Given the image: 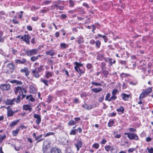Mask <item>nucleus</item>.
I'll use <instances>...</instances> for the list:
<instances>
[{"mask_svg": "<svg viewBox=\"0 0 153 153\" xmlns=\"http://www.w3.org/2000/svg\"><path fill=\"white\" fill-rule=\"evenodd\" d=\"M87 67L88 69H91L92 68V65L91 64H88L87 65Z\"/></svg>", "mask_w": 153, "mask_h": 153, "instance_id": "obj_63", "label": "nucleus"}, {"mask_svg": "<svg viewBox=\"0 0 153 153\" xmlns=\"http://www.w3.org/2000/svg\"><path fill=\"white\" fill-rule=\"evenodd\" d=\"M25 53L28 56H30L37 54L39 52V50L37 49H33L30 50H24Z\"/></svg>", "mask_w": 153, "mask_h": 153, "instance_id": "obj_3", "label": "nucleus"}, {"mask_svg": "<svg viewBox=\"0 0 153 153\" xmlns=\"http://www.w3.org/2000/svg\"><path fill=\"white\" fill-rule=\"evenodd\" d=\"M60 46L61 47V48L63 49L68 48V45H66L65 43H62L60 44Z\"/></svg>", "mask_w": 153, "mask_h": 153, "instance_id": "obj_28", "label": "nucleus"}, {"mask_svg": "<svg viewBox=\"0 0 153 153\" xmlns=\"http://www.w3.org/2000/svg\"><path fill=\"white\" fill-rule=\"evenodd\" d=\"M77 11L80 14H84L85 13L84 11V9L82 8H78L77 10Z\"/></svg>", "mask_w": 153, "mask_h": 153, "instance_id": "obj_29", "label": "nucleus"}, {"mask_svg": "<svg viewBox=\"0 0 153 153\" xmlns=\"http://www.w3.org/2000/svg\"><path fill=\"white\" fill-rule=\"evenodd\" d=\"M104 58V55L103 54H99L97 57V59L100 60H103Z\"/></svg>", "mask_w": 153, "mask_h": 153, "instance_id": "obj_17", "label": "nucleus"}, {"mask_svg": "<svg viewBox=\"0 0 153 153\" xmlns=\"http://www.w3.org/2000/svg\"><path fill=\"white\" fill-rule=\"evenodd\" d=\"M51 153H61V150L56 147H54L51 149Z\"/></svg>", "mask_w": 153, "mask_h": 153, "instance_id": "obj_11", "label": "nucleus"}, {"mask_svg": "<svg viewBox=\"0 0 153 153\" xmlns=\"http://www.w3.org/2000/svg\"><path fill=\"white\" fill-rule=\"evenodd\" d=\"M15 112L13 111L10 110H7V116L8 117H11L14 114Z\"/></svg>", "mask_w": 153, "mask_h": 153, "instance_id": "obj_25", "label": "nucleus"}, {"mask_svg": "<svg viewBox=\"0 0 153 153\" xmlns=\"http://www.w3.org/2000/svg\"><path fill=\"white\" fill-rule=\"evenodd\" d=\"M117 111L118 112H121V113H123L124 111L123 107L122 106H120L119 108L117 109Z\"/></svg>", "mask_w": 153, "mask_h": 153, "instance_id": "obj_31", "label": "nucleus"}, {"mask_svg": "<svg viewBox=\"0 0 153 153\" xmlns=\"http://www.w3.org/2000/svg\"><path fill=\"white\" fill-rule=\"evenodd\" d=\"M52 76V74L49 71L47 72L45 75V76L48 79L49 77H51Z\"/></svg>", "mask_w": 153, "mask_h": 153, "instance_id": "obj_36", "label": "nucleus"}, {"mask_svg": "<svg viewBox=\"0 0 153 153\" xmlns=\"http://www.w3.org/2000/svg\"><path fill=\"white\" fill-rule=\"evenodd\" d=\"M102 70V74H103L106 77L108 74V71L104 69L103 70Z\"/></svg>", "mask_w": 153, "mask_h": 153, "instance_id": "obj_27", "label": "nucleus"}, {"mask_svg": "<svg viewBox=\"0 0 153 153\" xmlns=\"http://www.w3.org/2000/svg\"><path fill=\"white\" fill-rule=\"evenodd\" d=\"M125 135H127L128 137L131 140H138V137L135 133H125Z\"/></svg>", "mask_w": 153, "mask_h": 153, "instance_id": "obj_5", "label": "nucleus"}, {"mask_svg": "<svg viewBox=\"0 0 153 153\" xmlns=\"http://www.w3.org/2000/svg\"><path fill=\"white\" fill-rule=\"evenodd\" d=\"M33 117L36 119L35 121L36 123L38 125H39L41 121V116L38 114H33Z\"/></svg>", "mask_w": 153, "mask_h": 153, "instance_id": "obj_8", "label": "nucleus"}, {"mask_svg": "<svg viewBox=\"0 0 153 153\" xmlns=\"http://www.w3.org/2000/svg\"><path fill=\"white\" fill-rule=\"evenodd\" d=\"M46 53L47 55L53 56L55 54V53L53 51H46Z\"/></svg>", "mask_w": 153, "mask_h": 153, "instance_id": "obj_30", "label": "nucleus"}, {"mask_svg": "<svg viewBox=\"0 0 153 153\" xmlns=\"http://www.w3.org/2000/svg\"><path fill=\"white\" fill-rule=\"evenodd\" d=\"M82 143L81 140H78L77 143L75 144V146L76 147L77 151H79L80 148H82Z\"/></svg>", "mask_w": 153, "mask_h": 153, "instance_id": "obj_9", "label": "nucleus"}, {"mask_svg": "<svg viewBox=\"0 0 153 153\" xmlns=\"http://www.w3.org/2000/svg\"><path fill=\"white\" fill-rule=\"evenodd\" d=\"M70 5L71 7H73L74 5V3L72 0H70L69 1Z\"/></svg>", "mask_w": 153, "mask_h": 153, "instance_id": "obj_54", "label": "nucleus"}, {"mask_svg": "<svg viewBox=\"0 0 153 153\" xmlns=\"http://www.w3.org/2000/svg\"><path fill=\"white\" fill-rule=\"evenodd\" d=\"M6 136L4 135L3 136H1L0 137V143H2L3 141L6 138Z\"/></svg>", "mask_w": 153, "mask_h": 153, "instance_id": "obj_43", "label": "nucleus"}, {"mask_svg": "<svg viewBox=\"0 0 153 153\" xmlns=\"http://www.w3.org/2000/svg\"><path fill=\"white\" fill-rule=\"evenodd\" d=\"M20 71L22 73H25V76H26L29 75L30 73V71H29L28 68L27 67L25 68L24 69H21L20 70Z\"/></svg>", "mask_w": 153, "mask_h": 153, "instance_id": "obj_10", "label": "nucleus"}, {"mask_svg": "<svg viewBox=\"0 0 153 153\" xmlns=\"http://www.w3.org/2000/svg\"><path fill=\"white\" fill-rule=\"evenodd\" d=\"M102 89L101 88H93L92 91L95 93H97L102 91Z\"/></svg>", "mask_w": 153, "mask_h": 153, "instance_id": "obj_23", "label": "nucleus"}, {"mask_svg": "<svg viewBox=\"0 0 153 153\" xmlns=\"http://www.w3.org/2000/svg\"><path fill=\"white\" fill-rule=\"evenodd\" d=\"M51 143L48 141L46 140L44 142L42 148L44 153H51Z\"/></svg>", "mask_w": 153, "mask_h": 153, "instance_id": "obj_1", "label": "nucleus"}, {"mask_svg": "<svg viewBox=\"0 0 153 153\" xmlns=\"http://www.w3.org/2000/svg\"><path fill=\"white\" fill-rule=\"evenodd\" d=\"M77 40H76L79 44L83 43L84 42V39L83 37L82 36H79Z\"/></svg>", "mask_w": 153, "mask_h": 153, "instance_id": "obj_12", "label": "nucleus"}, {"mask_svg": "<svg viewBox=\"0 0 153 153\" xmlns=\"http://www.w3.org/2000/svg\"><path fill=\"white\" fill-rule=\"evenodd\" d=\"M93 106L91 105H88L85 104L82 105V107L85 108L88 110H90L91 109L93 108Z\"/></svg>", "mask_w": 153, "mask_h": 153, "instance_id": "obj_18", "label": "nucleus"}, {"mask_svg": "<svg viewBox=\"0 0 153 153\" xmlns=\"http://www.w3.org/2000/svg\"><path fill=\"white\" fill-rule=\"evenodd\" d=\"M21 39L22 41L25 42L26 43L28 44H30L29 39H30V37L29 35H25L22 36L21 37Z\"/></svg>", "mask_w": 153, "mask_h": 153, "instance_id": "obj_6", "label": "nucleus"}, {"mask_svg": "<svg viewBox=\"0 0 153 153\" xmlns=\"http://www.w3.org/2000/svg\"><path fill=\"white\" fill-rule=\"evenodd\" d=\"M112 59L108 58V62L110 64V65L111 66L112 65V64H114L116 62V61L115 60H114L113 61H112Z\"/></svg>", "mask_w": 153, "mask_h": 153, "instance_id": "obj_37", "label": "nucleus"}, {"mask_svg": "<svg viewBox=\"0 0 153 153\" xmlns=\"http://www.w3.org/2000/svg\"><path fill=\"white\" fill-rule=\"evenodd\" d=\"M135 150V149L134 148H130L128 149V153H130L133 152Z\"/></svg>", "mask_w": 153, "mask_h": 153, "instance_id": "obj_49", "label": "nucleus"}, {"mask_svg": "<svg viewBox=\"0 0 153 153\" xmlns=\"http://www.w3.org/2000/svg\"><path fill=\"white\" fill-rule=\"evenodd\" d=\"M10 88V85L9 84H2L0 85V89L2 91H7Z\"/></svg>", "mask_w": 153, "mask_h": 153, "instance_id": "obj_7", "label": "nucleus"}, {"mask_svg": "<svg viewBox=\"0 0 153 153\" xmlns=\"http://www.w3.org/2000/svg\"><path fill=\"white\" fill-rule=\"evenodd\" d=\"M78 130L76 129H72L71 131L69 133L70 135H76V132Z\"/></svg>", "mask_w": 153, "mask_h": 153, "instance_id": "obj_26", "label": "nucleus"}, {"mask_svg": "<svg viewBox=\"0 0 153 153\" xmlns=\"http://www.w3.org/2000/svg\"><path fill=\"white\" fill-rule=\"evenodd\" d=\"M19 122V120H18L13 121L10 124V126L11 127H13L15 126Z\"/></svg>", "mask_w": 153, "mask_h": 153, "instance_id": "obj_35", "label": "nucleus"}, {"mask_svg": "<svg viewBox=\"0 0 153 153\" xmlns=\"http://www.w3.org/2000/svg\"><path fill=\"white\" fill-rule=\"evenodd\" d=\"M91 84L93 85H95L96 86H101V84L100 83L95 82H91Z\"/></svg>", "mask_w": 153, "mask_h": 153, "instance_id": "obj_44", "label": "nucleus"}, {"mask_svg": "<svg viewBox=\"0 0 153 153\" xmlns=\"http://www.w3.org/2000/svg\"><path fill=\"white\" fill-rule=\"evenodd\" d=\"M96 47L97 48H99L100 47L101 45V42L99 41H97L95 43Z\"/></svg>", "mask_w": 153, "mask_h": 153, "instance_id": "obj_42", "label": "nucleus"}, {"mask_svg": "<svg viewBox=\"0 0 153 153\" xmlns=\"http://www.w3.org/2000/svg\"><path fill=\"white\" fill-rule=\"evenodd\" d=\"M114 123V121L111 120L108 123V126L109 127H111Z\"/></svg>", "mask_w": 153, "mask_h": 153, "instance_id": "obj_51", "label": "nucleus"}, {"mask_svg": "<svg viewBox=\"0 0 153 153\" xmlns=\"http://www.w3.org/2000/svg\"><path fill=\"white\" fill-rule=\"evenodd\" d=\"M110 96H111L110 93H108V94H106V97H105V100H108L109 99L108 98L110 97Z\"/></svg>", "mask_w": 153, "mask_h": 153, "instance_id": "obj_52", "label": "nucleus"}, {"mask_svg": "<svg viewBox=\"0 0 153 153\" xmlns=\"http://www.w3.org/2000/svg\"><path fill=\"white\" fill-rule=\"evenodd\" d=\"M49 11V10H48V8H47L45 10H41V12L42 13H45Z\"/></svg>", "mask_w": 153, "mask_h": 153, "instance_id": "obj_61", "label": "nucleus"}, {"mask_svg": "<svg viewBox=\"0 0 153 153\" xmlns=\"http://www.w3.org/2000/svg\"><path fill=\"white\" fill-rule=\"evenodd\" d=\"M66 153H74L70 149H67Z\"/></svg>", "mask_w": 153, "mask_h": 153, "instance_id": "obj_58", "label": "nucleus"}, {"mask_svg": "<svg viewBox=\"0 0 153 153\" xmlns=\"http://www.w3.org/2000/svg\"><path fill=\"white\" fill-rule=\"evenodd\" d=\"M32 73L33 74L34 76L36 78H38L39 76V75L38 74L39 72L37 71L36 68H35L32 70Z\"/></svg>", "mask_w": 153, "mask_h": 153, "instance_id": "obj_13", "label": "nucleus"}, {"mask_svg": "<svg viewBox=\"0 0 153 153\" xmlns=\"http://www.w3.org/2000/svg\"><path fill=\"white\" fill-rule=\"evenodd\" d=\"M103 38L104 39V42H108V39L107 38V37L106 36H105V35L103 36Z\"/></svg>", "mask_w": 153, "mask_h": 153, "instance_id": "obj_57", "label": "nucleus"}, {"mask_svg": "<svg viewBox=\"0 0 153 153\" xmlns=\"http://www.w3.org/2000/svg\"><path fill=\"white\" fill-rule=\"evenodd\" d=\"M104 96H103L102 97H100L98 100V101L100 102H102L104 100Z\"/></svg>", "mask_w": 153, "mask_h": 153, "instance_id": "obj_64", "label": "nucleus"}, {"mask_svg": "<svg viewBox=\"0 0 153 153\" xmlns=\"http://www.w3.org/2000/svg\"><path fill=\"white\" fill-rule=\"evenodd\" d=\"M76 71L78 72L80 76L82 74L84 73V71L81 70L79 68H77V69L75 70Z\"/></svg>", "mask_w": 153, "mask_h": 153, "instance_id": "obj_39", "label": "nucleus"}, {"mask_svg": "<svg viewBox=\"0 0 153 153\" xmlns=\"http://www.w3.org/2000/svg\"><path fill=\"white\" fill-rule=\"evenodd\" d=\"M117 92L118 90L117 89H114L112 92V95L115 96V95L117 93Z\"/></svg>", "mask_w": 153, "mask_h": 153, "instance_id": "obj_47", "label": "nucleus"}, {"mask_svg": "<svg viewBox=\"0 0 153 153\" xmlns=\"http://www.w3.org/2000/svg\"><path fill=\"white\" fill-rule=\"evenodd\" d=\"M42 134H40L39 136H37L35 138V140H39V139H41V138L42 137Z\"/></svg>", "mask_w": 153, "mask_h": 153, "instance_id": "obj_60", "label": "nucleus"}, {"mask_svg": "<svg viewBox=\"0 0 153 153\" xmlns=\"http://www.w3.org/2000/svg\"><path fill=\"white\" fill-rule=\"evenodd\" d=\"M74 64L75 66L74 68L75 70L77 69V68H79L80 67H82L83 66V65L81 63H79L77 62H74Z\"/></svg>", "mask_w": 153, "mask_h": 153, "instance_id": "obj_21", "label": "nucleus"}, {"mask_svg": "<svg viewBox=\"0 0 153 153\" xmlns=\"http://www.w3.org/2000/svg\"><path fill=\"white\" fill-rule=\"evenodd\" d=\"M15 68V65L13 63H10L8 64L6 68V73L8 74L12 73Z\"/></svg>", "mask_w": 153, "mask_h": 153, "instance_id": "obj_4", "label": "nucleus"}, {"mask_svg": "<svg viewBox=\"0 0 153 153\" xmlns=\"http://www.w3.org/2000/svg\"><path fill=\"white\" fill-rule=\"evenodd\" d=\"M106 65V63L104 62H102L101 63V69L103 70L104 68H105V69H106V68H105V66Z\"/></svg>", "mask_w": 153, "mask_h": 153, "instance_id": "obj_45", "label": "nucleus"}, {"mask_svg": "<svg viewBox=\"0 0 153 153\" xmlns=\"http://www.w3.org/2000/svg\"><path fill=\"white\" fill-rule=\"evenodd\" d=\"M99 144L97 143H95L93 145V147L96 149H97L99 148Z\"/></svg>", "mask_w": 153, "mask_h": 153, "instance_id": "obj_56", "label": "nucleus"}, {"mask_svg": "<svg viewBox=\"0 0 153 153\" xmlns=\"http://www.w3.org/2000/svg\"><path fill=\"white\" fill-rule=\"evenodd\" d=\"M53 97L51 95H49L48 98L47 99V102H48L50 103L53 100Z\"/></svg>", "mask_w": 153, "mask_h": 153, "instance_id": "obj_34", "label": "nucleus"}, {"mask_svg": "<svg viewBox=\"0 0 153 153\" xmlns=\"http://www.w3.org/2000/svg\"><path fill=\"white\" fill-rule=\"evenodd\" d=\"M30 92L31 94H33L35 93L36 91L35 90V88L32 85H30L29 86Z\"/></svg>", "mask_w": 153, "mask_h": 153, "instance_id": "obj_19", "label": "nucleus"}, {"mask_svg": "<svg viewBox=\"0 0 153 153\" xmlns=\"http://www.w3.org/2000/svg\"><path fill=\"white\" fill-rule=\"evenodd\" d=\"M20 98H21V95H19L17 97V98H14L16 100H15V102H16V103H18L20 101Z\"/></svg>", "mask_w": 153, "mask_h": 153, "instance_id": "obj_38", "label": "nucleus"}, {"mask_svg": "<svg viewBox=\"0 0 153 153\" xmlns=\"http://www.w3.org/2000/svg\"><path fill=\"white\" fill-rule=\"evenodd\" d=\"M36 69H37V71L39 72H40L44 69L42 65H40L39 67V68H36Z\"/></svg>", "mask_w": 153, "mask_h": 153, "instance_id": "obj_32", "label": "nucleus"}, {"mask_svg": "<svg viewBox=\"0 0 153 153\" xmlns=\"http://www.w3.org/2000/svg\"><path fill=\"white\" fill-rule=\"evenodd\" d=\"M19 131V129H18L16 130H14L13 132V135L14 136H16Z\"/></svg>", "mask_w": 153, "mask_h": 153, "instance_id": "obj_46", "label": "nucleus"}, {"mask_svg": "<svg viewBox=\"0 0 153 153\" xmlns=\"http://www.w3.org/2000/svg\"><path fill=\"white\" fill-rule=\"evenodd\" d=\"M40 81L43 82L45 85L46 86H48V81L45 80V79H44L42 78L41 79Z\"/></svg>", "mask_w": 153, "mask_h": 153, "instance_id": "obj_41", "label": "nucleus"}, {"mask_svg": "<svg viewBox=\"0 0 153 153\" xmlns=\"http://www.w3.org/2000/svg\"><path fill=\"white\" fill-rule=\"evenodd\" d=\"M147 150L149 153H153V148H151L149 149L148 147H147L146 148Z\"/></svg>", "mask_w": 153, "mask_h": 153, "instance_id": "obj_48", "label": "nucleus"}, {"mask_svg": "<svg viewBox=\"0 0 153 153\" xmlns=\"http://www.w3.org/2000/svg\"><path fill=\"white\" fill-rule=\"evenodd\" d=\"M117 98V97L113 95L108 100V101H111L113 100H115Z\"/></svg>", "mask_w": 153, "mask_h": 153, "instance_id": "obj_40", "label": "nucleus"}, {"mask_svg": "<svg viewBox=\"0 0 153 153\" xmlns=\"http://www.w3.org/2000/svg\"><path fill=\"white\" fill-rule=\"evenodd\" d=\"M152 91V88L151 87H149L143 90L140 95L139 99L140 100L143 99L149 94Z\"/></svg>", "mask_w": 153, "mask_h": 153, "instance_id": "obj_2", "label": "nucleus"}, {"mask_svg": "<svg viewBox=\"0 0 153 153\" xmlns=\"http://www.w3.org/2000/svg\"><path fill=\"white\" fill-rule=\"evenodd\" d=\"M41 56L40 55L36 56H33L30 58V60L32 62H35L38 59L39 57H40Z\"/></svg>", "mask_w": 153, "mask_h": 153, "instance_id": "obj_20", "label": "nucleus"}, {"mask_svg": "<svg viewBox=\"0 0 153 153\" xmlns=\"http://www.w3.org/2000/svg\"><path fill=\"white\" fill-rule=\"evenodd\" d=\"M56 1H54L53 2V4H54V6L56 7V9H57L58 7V8L59 5L58 4H56Z\"/></svg>", "mask_w": 153, "mask_h": 153, "instance_id": "obj_62", "label": "nucleus"}, {"mask_svg": "<svg viewBox=\"0 0 153 153\" xmlns=\"http://www.w3.org/2000/svg\"><path fill=\"white\" fill-rule=\"evenodd\" d=\"M105 149L108 152L110 149L111 148V146H110V145L106 146H105Z\"/></svg>", "mask_w": 153, "mask_h": 153, "instance_id": "obj_55", "label": "nucleus"}, {"mask_svg": "<svg viewBox=\"0 0 153 153\" xmlns=\"http://www.w3.org/2000/svg\"><path fill=\"white\" fill-rule=\"evenodd\" d=\"M3 35V32L2 31H0V43L3 42L4 41V39L5 37H2Z\"/></svg>", "mask_w": 153, "mask_h": 153, "instance_id": "obj_22", "label": "nucleus"}, {"mask_svg": "<svg viewBox=\"0 0 153 153\" xmlns=\"http://www.w3.org/2000/svg\"><path fill=\"white\" fill-rule=\"evenodd\" d=\"M54 133L53 132H50L47 133L45 135V137H47L50 135L54 134Z\"/></svg>", "mask_w": 153, "mask_h": 153, "instance_id": "obj_59", "label": "nucleus"}, {"mask_svg": "<svg viewBox=\"0 0 153 153\" xmlns=\"http://www.w3.org/2000/svg\"><path fill=\"white\" fill-rule=\"evenodd\" d=\"M122 97L123 100H127L129 98L130 96L129 95L126 94H122Z\"/></svg>", "mask_w": 153, "mask_h": 153, "instance_id": "obj_24", "label": "nucleus"}, {"mask_svg": "<svg viewBox=\"0 0 153 153\" xmlns=\"http://www.w3.org/2000/svg\"><path fill=\"white\" fill-rule=\"evenodd\" d=\"M15 100L14 99H13L12 100L7 99L6 101V104L8 105L14 104Z\"/></svg>", "mask_w": 153, "mask_h": 153, "instance_id": "obj_14", "label": "nucleus"}, {"mask_svg": "<svg viewBox=\"0 0 153 153\" xmlns=\"http://www.w3.org/2000/svg\"><path fill=\"white\" fill-rule=\"evenodd\" d=\"M26 60L25 58H22L21 60L16 59L15 60V62L17 63L24 64L26 63Z\"/></svg>", "mask_w": 153, "mask_h": 153, "instance_id": "obj_15", "label": "nucleus"}, {"mask_svg": "<svg viewBox=\"0 0 153 153\" xmlns=\"http://www.w3.org/2000/svg\"><path fill=\"white\" fill-rule=\"evenodd\" d=\"M19 91H18V92L19 93V95H21V94L23 93V92L22 91V87H21L19 86Z\"/></svg>", "mask_w": 153, "mask_h": 153, "instance_id": "obj_53", "label": "nucleus"}, {"mask_svg": "<svg viewBox=\"0 0 153 153\" xmlns=\"http://www.w3.org/2000/svg\"><path fill=\"white\" fill-rule=\"evenodd\" d=\"M23 109L26 111L28 110L30 112H31L32 110L31 106L28 105H24L23 106Z\"/></svg>", "mask_w": 153, "mask_h": 153, "instance_id": "obj_16", "label": "nucleus"}, {"mask_svg": "<svg viewBox=\"0 0 153 153\" xmlns=\"http://www.w3.org/2000/svg\"><path fill=\"white\" fill-rule=\"evenodd\" d=\"M19 86H17L15 88V89L14 90V92L15 94H17L18 91H19Z\"/></svg>", "mask_w": 153, "mask_h": 153, "instance_id": "obj_50", "label": "nucleus"}, {"mask_svg": "<svg viewBox=\"0 0 153 153\" xmlns=\"http://www.w3.org/2000/svg\"><path fill=\"white\" fill-rule=\"evenodd\" d=\"M68 124L70 126H72L76 125V123L73 120H71L68 123Z\"/></svg>", "mask_w": 153, "mask_h": 153, "instance_id": "obj_33", "label": "nucleus"}]
</instances>
